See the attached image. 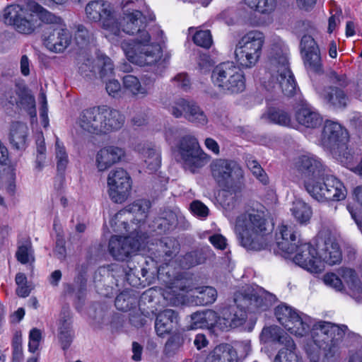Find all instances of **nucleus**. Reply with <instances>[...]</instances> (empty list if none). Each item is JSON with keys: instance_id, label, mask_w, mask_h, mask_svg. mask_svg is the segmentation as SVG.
Returning <instances> with one entry per match:
<instances>
[{"instance_id": "obj_1", "label": "nucleus", "mask_w": 362, "mask_h": 362, "mask_svg": "<svg viewBox=\"0 0 362 362\" xmlns=\"http://www.w3.org/2000/svg\"><path fill=\"white\" fill-rule=\"evenodd\" d=\"M123 16L117 18L119 34L121 30L130 35H136L132 41H123L121 47L127 59L140 66H155L154 71L160 74L166 67L165 59H162V49L158 43H150L151 36L146 28L155 20L144 0H123Z\"/></svg>"}, {"instance_id": "obj_2", "label": "nucleus", "mask_w": 362, "mask_h": 362, "mask_svg": "<svg viewBox=\"0 0 362 362\" xmlns=\"http://www.w3.org/2000/svg\"><path fill=\"white\" fill-rule=\"evenodd\" d=\"M276 296L259 286H245L234 294L235 305L221 309L219 329L228 330L244 324L247 310L264 311L275 302Z\"/></svg>"}, {"instance_id": "obj_3", "label": "nucleus", "mask_w": 362, "mask_h": 362, "mask_svg": "<svg viewBox=\"0 0 362 362\" xmlns=\"http://www.w3.org/2000/svg\"><path fill=\"white\" fill-rule=\"evenodd\" d=\"M291 322L293 328L287 329L291 334L303 337L310 332L314 343L325 350L326 357H332L339 351L343 339L349 331L346 325L325 321L314 324L311 329L312 319L300 312L293 317Z\"/></svg>"}, {"instance_id": "obj_4", "label": "nucleus", "mask_w": 362, "mask_h": 362, "mask_svg": "<svg viewBox=\"0 0 362 362\" xmlns=\"http://www.w3.org/2000/svg\"><path fill=\"white\" fill-rule=\"evenodd\" d=\"M288 49L281 43L272 45L269 54L268 71L262 78L265 89L274 93L281 92L292 97L296 92V83L289 69Z\"/></svg>"}, {"instance_id": "obj_5", "label": "nucleus", "mask_w": 362, "mask_h": 362, "mask_svg": "<svg viewBox=\"0 0 362 362\" xmlns=\"http://www.w3.org/2000/svg\"><path fill=\"white\" fill-rule=\"evenodd\" d=\"M267 221L264 213L254 209L236 217L234 231L240 244L247 250H261L263 236L267 233Z\"/></svg>"}, {"instance_id": "obj_6", "label": "nucleus", "mask_w": 362, "mask_h": 362, "mask_svg": "<svg viewBox=\"0 0 362 362\" xmlns=\"http://www.w3.org/2000/svg\"><path fill=\"white\" fill-rule=\"evenodd\" d=\"M124 121L125 117L119 111L101 105L83 110L78 116L77 123L83 130L100 135L120 129Z\"/></svg>"}, {"instance_id": "obj_7", "label": "nucleus", "mask_w": 362, "mask_h": 362, "mask_svg": "<svg viewBox=\"0 0 362 362\" xmlns=\"http://www.w3.org/2000/svg\"><path fill=\"white\" fill-rule=\"evenodd\" d=\"M211 78L214 85L224 94H238L245 89L244 73L233 62H226L217 65L213 69Z\"/></svg>"}, {"instance_id": "obj_8", "label": "nucleus", "mask_w": 362, "mask_h": 362, "mask_svg": "<svg viewBox=\"0 0 362 362\" xmlns=\"http://www.w3.org/2000/svg\"><path fill=\"white\" fill-rule=\"evenodd\" d=\"M264 35L258 30L246 33L239 40L235 49V58L243 68L250 69L255 66L262 54Z\"/></svg>"}, {"instance_id": "obj_9", "label": "nucleus", "mask_w": 362, "mask_h": 362, "mask_svg": "<svg viewBox=\"0 0 362 362\" xmlns=\"http://www.w3.org/2000/svg\"><path fill=\"white\" fill-rule=\"evenodd\" d=\"M177 152L185 168L195 173L206 165L210 156L201 148L198 139L192 135L182 136L177 144Z\"/></svg>"}, {"instance_id": "obj_10", "label": "nucleus", "mask_w": 362, "mask_h": 362, "mask_svg": "<svg viewBox=\"0 0 362 362\" xmlns=\"http://www.w3.org/2000/svg\"><path fill=\"white\" fill-rule=\"evenodd\" d=\"M0 104L4 106L16 105L25 110L32 118L37 116L35 100L25 86L14 85V87L0 84Z\"/></svg>"}, {"instance_id": "obj_11", "label": "nucleus", "mask_w": 362, "mask_h": 362, "mask_svg": "<svg viewBox=\"0 0 362 362\" xmlns=\"http://www.w3.org/2000/svg\"><path fill=\"white\" fill-rule=\"evenodd\" d=\"M261 339L264 342H278L282 345L272 362H302L293 339L287 334H281L278 327L264 328L261 333Z\"/></svg>"}, {"instance_id": "obj_12", "label": "nucleus", "mask_w": 362, "mask_h": 362, "mask_svg": "<svg viewBox=\"0 0 362 362\" xmlns=\"http://www.w3.org/2000/svg\"><path fill=\"white\" fill-rule=\"evenodd\" d=\"M131 236L113 235L109 241L108 249L110 255L118 261H124L137 252L148 238L147 233L141 232L140 226L134 229Z\"/></svg>"}, {"instance_id": "obj_13", "label": "nucleus", "mask_w": 362, "mask_h": 362, "mask_svg": "<svg viewBox=\"0 0 362 362\" xmlns=\"http://www.w3.org/2000/svg\"><path fill=\"white\" fill-rule=\"evenodd\" d=\"M87 18L94 22L101 21L103 28L108 32V37L114 40L119 36V28L117 18L112 6L103 1H92L86 6Z\"/></svg>"}, {"instance_id": "obj_14", "label": "nucleus", "mask_w": 362, "mask_h": 362, "mask_svg": "<svg viewBox=\"0 0 362 362\" xmlns=\"http://www.w3.org/2000/svg\"><path fill=\"white\" fill-rule=\"evenodd\" d=\"M30 7V5L28 6ZM4 21L21 33L29 35L40 28V21L30 9L18 4L8 6L4 11Z\"/></svg>"}, {"instance_id": "obj_15", "label": "nucleus", "mask_w": 362, "mask_h": 362, "mask_svg": "<svg viewBox=\"0 0 362 362\" xmlns=\"http://www.w3.org/2000/svg\"><path fill=\"white\" fill-rule=\"evenodd\" d=\"M348 141L349 134L346 129L337 122H325L322 134V143L333 155L345 157Z\"/></svg>"}, {"instance_id": "obj_16", "label": "nucleus", "mask_w": 362, "mask_h": 362, "mask_svg": "<svg viewBox=\"0 0 362 362\" xmlns=\"http://www.w3.org/2000/svg\"><path fill=\"white\" fill-rule=\"evenodd\" d=\"M294 172L303 181L304 186L325 173L326 166L322 160L313 154H305L295 158L293 163Z\"/></svg>"}, {"instance_id": "obj_17", "label": "nucleus", "mask_w": 362, "mask_h": 362, "mask_svg": "<svg viewBox=\"0 0 362 362\" xmlns=\"http://www.w3.org/2000/svg\"><path fill=\"white\" fill-rule=\"evenodd\" d=\"M209 167L212 177L221 187H229L235 179L243 177L242 168L232 160L216 158Z\"/></svg>"}, {"instance_id": "obj_18", "label": "nucleus", "mask_w": 362, "mask_h": 362, "mask_svg": "<svg viewBox=\"0 0 362 362\" xmlns=\"http://www.w3.org/2000/svg\"><path fill=\"white\" fill-rule=\"evenodd\" d=\"M107 185L110 197L115 203L124 202L129 197L132 189L130 176L126 170L120 168L110 172Z\"/></svg>"}, {"instance_id": "obj_19", "label": "nucleus", "mask_w": 362, "mask_h": 362, "mask_svg": "<svg viewBox=\"0 0 362 362\" xmlns=\"http://www.w3.org/2000/svg\"><path fill=\"white\" fill-rule=\"evenodd\" d=\"M293 262L310 273L319 274L323 271V263L318 258V252L310 243H301L296 245Z\"/></svg>"}, {"instance_id": "obj_20", "label": "nucleus", "mask_w": 362, "mask_h": 362, "mask_svg": "<svg viewBox=\"0 0 362 362\" xmlns=\"http://www.w3.org/2000/svg\"><path fill=\"white\" fill-rule=\"evenodd\" d=\"M151 260L156 264H160L158 269L162 265H167L179 252L180 245L173 238L165 237L156 242L154 249H152Z\"/></svg>"}, {"instance_id": "obj_21", "label": "nucleus", "mask_w": 362, "mask_h": 362, "mask_svg": "<svg viewBox=\"0 0 362 362\" xmlns=\"http://www.w3.org/2000/svg\"><path fill=\"white\" fill-rule=\"evenodd\" d=\"M296 227L294 225L282 224L279 227V233H276L277 246L286 255H292L295 251L296 245L300 240Z\"/></svg>"}, {"instance_id": "obj_22", "label": "nucleus", "mask_w": 362, "mask_h": 362, "mask_svg": "<svg viewBox=\"0 0 362 362\" xmlns=\"http://www.w3.org/2000/svg\"><path fill=\"white\" fill-rule=\"evenodd\" d=\"M324 185L325 190L321 192L320 189L314 192L313 194L320 199H327L329 201H340L346 198V189L344 184L336 177L325 174L324 177Z\"/></svg>"}, {"instance_id": "obj_23", "label": "nucleus", "mask_w": 362, "mask_h": 362, "mask_svg": "<svg viewBox=\"0 0 362 362\" xmlns=\"http://www.w3.org/2000/svg\"><path fill=\"white\" fill-rule=\"evenodd\" d=\"M43 41L49 51L61 53L71 44V35L66 29L54 28L45 35Z\"/></svg>"}, {"instance_id": "obj_24", "label": "nucleus", "mask_w": 362, "mask_h": 362, "mask_svg": "<svg viewBox=\"0 0 362 362\" xmlns=\"http://www.w3.org/2000/svg\"><path fill=\"white\" fill-rule=\"evenodd\" d=\"M295 117L298 124L306 128L315 129L322 123V117L320 113L304 100L300 101L297 107Z\"/></svg>"}, {"instance_id": "obj_25", "label": "nucleus", "mask_w": 362, "mask_h": 362, "mask_svg": "<svg viewBox=\"0 0 362 362\" xmlns=\"http://www.w3.org/2000/svg\"><path fill=\"white\" fill-rule=\"evenodd\" d=\"M123 148L108 146L101 148L96 154L95 163L99 171H105L124 156Z\"/></svg>"}, {"instance_id": "obj_26", "label": "nucleus", "mask_w": 362, "mask_h": 362, "mask_svg": "<svg viewBox=\"0 0 362 362\" xmlns=\"http://www.w3.org/2000/svg\"><path fill=\"white\" fill-rule=\"evenodd\" d=\"M179 323L178 313L172 309H165L158 313L155 320V330L159 337L170 333Z\"/></svg>"}, {"instance_id": "obj_27", "label": "nucleus", "mask_w": 362, "mask_h": 362, "mask_svg": "<svg viewBox=\"0 0 362 362\" xmlns=\"http://www.w3.org/2000/svg\"><path fill=\"white\" fill-rule=\"evenodd\" d=\"M183 218L182 216L171 210H165L152 221L150 227L153 231L158 234L168 233L175 229L179 221Z\"/></svg>"}, {"instance_id": "obj_28", "label": "nucleus", "mask_w": 362, "mask_h": 362, "mask_svg": "<svg viewBox=\"0 0 362 362\" xmlns=\"http://www.w3.org/2000/svg\"><path fill=\"white\" fill-rule=\"evenodd\" d=\"M321 98L330 107L345 108L349 102V96L344 90L333 86L325 87L320 93Z\"/></svg>"}, {"instance_id": "obj_29", "label": "nucleus", "mask_w": 362, "mask_h": 362, "mask_svg": "<svg viewBox=\"0 0 362 362\" xmlns=\"http://www.w3.org/2000/svg\"><path fill=\"white\" fill-rule=\"evenodd\" d=\"M204 362H238L237 351L229 344H220L208 354Z\"/></svg>"}, {"instance_id": "obj_30", "label": "nucleus", "mask_w": 362, "mask_h": 362, "mask_svg": "<svg viewBox=\"0 0 362 362\" xmlns=\"http://www.w3.org/2000/svg\"><path fill=\"white\" fill-rule=\"evenodd\" d=\"M28 127L21 122H13L9 134V141L12 147L16 150L23 151L27 146Z\"/></svg>"}, {"instance_id": "obj_31", "label": "nucleus", "mask_w": 362, "mask_h": 362, "mask_svg": "<svg viewBox=\"0 0 362 362\" xmlns=\"http://www.w3.org/2000/svg\"><path fill=\"white\" fill-rule=\"evenodd\" d=\"M318 258L322 261L323 269L325 264L334 265L341 261L342 255L338 243L327 240L325 242L324 246L318 252Z\"/></svg>"}, {"instance_id": "obj_32", "label": "nucleus", "mask_w": 362, "mask_h": 362, "mask_svg": "<svg viewBox=\"0 0 362 362\" xmlns=\"http://www.w3.org/2000/svg\"><path fill=\"white\" fill-rule=\"evenodd\" d=\"M185 119L197 126H205L208 124V117L202 108L194 101L189 100L185 114Z\"/></svg>"}, {"instance_id": "obj_33", "label": "nucleus", "mask_w": 362, "mask_h": 362, "mask_svg": "<svg viewBox=\"0 0 362 362\" xmlns=\"http://www.w3.org/2000/svg\"><path fill=\"white\" fill-rule=\"evenodd\" d=\"M88 315L93 320V325L98 328L110 322L111 313L105 305L93 304L88 310Z\"/></svg>"}, {"instance_id": "obj_34", "label": "nucleus", "mask_w": 362, "mask_h": 362, "mask_svg": "<svg viewBox=\"0 0 362 362\" xmlns=\"http://www.w3.org/2000/svg\"><path fill=\"white\" fill-rule=\"evenodd\" d=\"M341 274L352 292V296L357 300L362 298V285L356 272L349 268L341 269Z\"/></svg>"}, {"instance_id": "obj_35", "label": "nucleus", "mask_w": 362, "mask_h": 362, "mask_svg": "<svg viewBox=\"0 0 362 362\" xmlns=\"http://www.w3.org/2000/svg\"><path fill=\"white\" fill-rule=\"evenodd\" d=\"M30 9L35 13V17L40 21V27L42 23L46 24H60L62 18L50 11H47L36 2L30 4Z\"/></svg>"}, {"instance_id": "obj_36", "label": "nucleus", "mask_w": 362, "mask_h": 362, "mask_svg": "<svg viewBox=\"0 0 362 362\" xmlns=\"http://www.w3.org/2000/svg\"><path fill=\"white\" fill-rule=\"evenodd\" d=\"M298 313V310L286 304H281L275 308L276 317L286 329H292L293 328L291 321Z\"/></svg>"}, {"instance_id": "obj_37", "label": "nucleus", "mask_w": 362, "mask_h": 362, "mask_svg": "<svg viewBox=\"0 0 362 362\" xmlns=\"http://www.w3.org/2000/svg\"><path fill=\"white\" fill-rule=\"evenodd\" d=\"M207 250H197L186 253L180 260V266L185 269L204 264L206 260Z\"/></svg>"}, {"instance_id": "obj_38", "label": "nucleus", "mask_w": 362, "mask_h": 362, "mask_svg": "<svg viewBox=\"0 0 362 362\" xmlns=\"http://www.w3.org/2000/svg\"><path fill=\"white\" fill-rule=\"evenodd\" d=\"M195 303L199 305H206L213 303L217 297L215 288L211 286L195 288L193 291Z\"/></svg>"}, {"instance_id": "obj_39", "label": "nucleus", "mask_w": 362, "mask_h": 362, "mask_svg": "<svg viewBox=\"0 0 362 362\" xmlns=\"http://www.w3.org/2000/svg\"><path fill=\"white\" fill-rule=\"evenodd\" d=\"M291 211L294 218L300 224H306L312 215L311 208L300 199L293 202Z\"/></svg>"}, {"instance_id": "obj_40", "label": "nucleus", "mask_w": 362, "mask_h": 362, "mask_svg": "<svg viewBox=\"0 0 362 362\" xmlns=\"http://www.w3.org/2000/svg\"><path fill=\"white\" fill-rule=\"evenodd\" d=\"M189 101L185 98H179L173 100H165L163 104L168 112L175 118H185Z\"/></svg>"}, {"instance_id": "obj_41", "label": "nucleus", "mask_w": 362, "mask_h": 362, "mask_svg": "<svg viewBox=\"0 0 362 362\" xmlns=\"http://www.w3.org/2000/svg\"><path fill=\"white\" fill-rule=\"evenodd\" d=\"M268 119L276 124L284 127H290L291 117L290 114L283 108L272 107L267 112Z\"/></svg>"}, {"instance_id": "obj_42", "label": "nucleus", "mask_w": 362, "mask_h": 362, "mask_svg": "<svg viewBox=\"0 0 362 362\" xmlns=\"http://www.w3.org/2000/svg\"><path fill=\"white\" fill-rule=\"evenodd\" d=\"M144 162L150 171H156L161 165L160 151L156 147H144L142 151Z\"/></svg>"}, {"instance_id": "obj_43", "label": "nucleus", "mask_w": 362, "mask_h": 362, "mask_svg": "<svg viewBox=\"0 0 362 362\" xmlns=\"http://www.w3.org/2000/svg\"><path fill=\"white\" fill-rule=\"evenodd\" d=\"M150 202L145 199H140L134 202L133 204L127 206V209L124 211H120L117 214V216L122 215V213L128 211L129 214H135L136 221L139 223L143 221L146 217V214L150 208Z\"/></svg>"}, {"instance_id": "obj_44", "label": "nucleus", "mask_w": 362, "mask_h": 362, "mask_svg": "<svg viewBox=\"0 0 362 362\" xmlns=\"http://www.w3.org/2000/svg\"><path fill=\"white\" fill-rule=\"evenodd\" d=\"M305 67L317 74L323 73V66L320 49L318 51H308L303 54Z\"/></svg>"}, {"instance_id": "obj_45", "label": "nucleus", "mask_w": 362, "mask_h": 362, "mask_svg": "<svg viewBox=\"0 0 362 362\" xmlns=\"http://www.w3.org/2000/svg\"><path fill=\"white\" fill-rule=\"evenodd\" d=\"M123 86L133 95H140L141 97H146L147 90L146 88H142L139 78L133 75H126L123 77Z\"/></svg>"}, {"instance_id": "obj_46", "label": "nucleus", "mask_w": 362, "mask_h": 362, "mask_svg": "<svg viewBox=\"0 0 362 362\" xmlns=\"http://www.w3.org/2000/svg\"><path fill=\"white\" fill-rule=\"evenodd\" d=\"M55 159L58 173L64 174L69 163V158L63 143L58 138L55 142Z\"/></svg>"}, {"instance_id": "obj_47", "label": "nucleus", "mask_w": 362, "mask_h": 362, "mask_svg": "<svg viewBox=\"0 0 362 362\" xmlns=\"http://www.w3.org/2000/svg\"><path fill=\"white\" fill-rule=\"evenodd\" d=\"M245 162L248 169L259 182L263 185H267L269 182L267 173L257 160L252 156H248L246 157Z\"/></svg>"}, {"instance_id": "obj_48", "label": "nucleus", "mask_w": 362, "mask_h": 362, "mask_svg": "<svg viewBox=\"0 0 362 362\" xmlns=\"http://www.w3.org/2000/svg\"><path fill=\"white\" fill-rule=\"evenodd\" d=\"M74 289L76 290L78 298L79 300L83 298L87 288L86 269L83 268V266L81 267V271L74 278Z\"/></svg>"}, {"instance_id": "obj_49", "label": "nucleus", "mask_w": 362, "mask_h": 362, "mask_svg": "<svg viewBox=\"0 0 362 362\" xmlns=\"http://www.w3.org/2000/svg\"><path fill=\"white\" fill-rule=\"evenodd\" d=\"M92 39L93 34L83 25L79 24L76 26L75 40L79 47H86Z\"/></svg>"}, {"instance_id": "obj_50", "label": "nucleus", "mask_w": 362, "mask_h": 362, "mask_svg": "<svg viewBox=\"0 0 362 362\" xmlns=\"http://www.w3.org/2000/svg\"><path fill=\"white\" fill-rule=\"evenodd\" d=\"M98 66L100 67V76L104 79L112 75L114 64L112 59L103 54L98 57Z\"/></svg>"}, {"instance_id": "obj_51", "label": "nucleus", "mask_w": 362, "mask_h": 362, "mask_svg": "<svg viewBox=\"0 0 362 362\" xmlns=\"http://www.w3.org/2000/svg\"><path fill=\"white\" fill-rule=\"evenodd\" d=\"M325 177V173L323 176H322L320 179H315L310 182H308L306 185H305V189L308 192V193L315 200L321 202H327V199H320L317 197L315 194H313V192L316 193L315 189L319 191L320 189L321 192L325 190V185H324V177Z\"/></svg>"}, {"instance_id": "obj_52", "label": "nucleus", "mask_w": 362, "mask_h": 362, "mask_svg": "<svg viewBox=\"0 0 362 362\" xmlns=\"http://www.w3.org/2000/svg\"><path fill=\"white\" fill-rule=\"evenodd\" d=\"M194 42L202 47L209 48L213 42L212 36L210 30H199L197 31L193 36Z\"/></svg>"}, {"instance_id": "obj_53", "label": "nucleus", "mask_w": 362, "mask_h": 362, "mask_svg": "<svg viewBox=\"0 0 362 362\" xmlns=\"http://www.w3.org/2000/svg\"><path fill=\"white\" fill-rule=\"evenodd\" d=\"M77 66L78 72L84 77L90 76V74L94 72L93 60L85 56H79L77 58Z\"/></svg>"}, {"instance_id": "obj_54", "label": "nucleus", "mask_w": 362, "mask_h": 362, "mask_svg": "<svg viewBox=\"0 0 362 362\" xmlns=\"http://www.w3.org/2000/svg\"><path fill=\"white\" fill-rule=\"evenodd\" d=\"M327 77L329 83L332 84V86H337L343 90L350 83V81L348 79L346 74H338L334 71L329 72Z\"/></svg>"}, {"instance_id": "obj_55", "label": "nucleus", "mask_w": 362, "mask_h": 362, "mask_svg": "<svg viewBox=\"0 0 362 362\" xmlns=\"http://www.w3.org/2000/svg\"><path fill=\"white\" fill-rule=\"evenodd\" d=\"M183 339L179 335L170 337L165 344L164 351L167 355L174 354L182 345Z\"/></svg>"}, {"instance_id": "obj_56", "label": "nucleus", "mask_w": 362, "mask_h": 362, "mask_svg": "<svg viewBox=\"0 0 362 362\" xmlns=\"http://www.w3.org/2000/svg\"><path fill=\"white\" fill-rule=\"evenodd\" d=\"M171 284V288L174 293H176L177 291L187 293L193 291L191 279L183 277L177 278L175 279Z\"/></svg>"}, {"instance_id": "obj_57", "label": "nucleus", "mask_w": 362, "mask_h": 362, "mask_svg": "<svg viewBox=\"0 0 362 362\" xmlns=\"http://www.w3.org/2000/svg\"><path fill=\"white\" fill-rule=\"evenodd\" d=\"M203 318L205 327H217L219 329L221 313L218 314L213 310H206L203 312Z\"/></svg>"}, {"instance_id": "obj_58", "label": "nucleus", "mask_w": 362, "mask_h": 362, "mask_svg": "<svg viewBox=\"0 0 362 362\" xmlns=\"http://www.w3.org/2000/svg\"><path fill=\"white\" fill-rule=\"evenodd\" d=\"M71 317L69 310H64L60 315L58 323V333L71 332Z\"/></svg>"}, {"instance_id": "obj_59", "label": "nucleus", "mask_w": 362, "mask_h": 362, "mask_svg": "<svg viewBox=\"0 0 362 362\" xmlns=\"http://www.w3.org/2000/svg\"><path fill=\"white\" fill-rule=\"evenodd\" d=\"M323 281L325 285L335 289L337 291H341L344 285L341 280L334 273H327L323 276Z\"/></svg>"}, {"instance_id": "obj_60", "label": "nucleus", "mask_w": 362, "mask_h": 362, "mask_svg": "<svg viewBox=\"0 0 362 362\" xmlns=\"http://www.w3.org/2000/svg\"><path fill=\"white\" fill-rule=\"evenodd\" d=\"M300 46L301 52L303 54L308 51H318L320 49L313 37L308 35L303 36Z\"/></svg>"}, {"instance_id": "obj_61", "label": "nucleus", "mask_w": 362, "mask_h": 362, "mask_svg": "<svg viewBox=\"0 0 362 362\" xmlns=\"http://www.w3.org/2000/svg\"><path fill=\"white\" fill-rule=\"evenodd\" d=\"M130 297L127 293H119L115 298V305L117 310L127 311L131 308Z\"/></svg>"}, {"instance_id": "obj_62", "label": "nucleus", "mask_w": 362, "mask_h": 362, "mask_svg": "<svg viewBox=\"0 0 362 362\" xmlns=\"http://www.w3.org/2000/svg\"><path fill=\"white\" fill-rule=\"evenodd\" d=\"M331 16L328 20V33H332L335 29L337 25L340 23L341 18L342 17V11L340 8H335L332 9Z\"/></svg>"}, {"instance_id": "obj_63", "label": "nucleus", "mask_w": 362, "mask_h": 362, "mask_svg": "<svg viewBox=\"0 0 362 362\" xmlns=\"http://www.w3.org/2000/svg\"><path fill=\"white\" fill-rule=\"evenodd\" d=\"M31 246L29 244L22 245L18 247L16 257L18 262L25 264L29 262Z\"/></svg>"}, {"instance_id": "obj_64", "label": "nucleus", "mask_w": 362, "mask_h": 362, "mask_svg": "<svg viewBox=\"0 0 362 362\" xmlns=\"http://www.w3.org/2000/svg\"><path fill=\"white\" fill-rule=\"evenodd\" d=\"M192 212L200 217L205 218L209 214L208 207L199 200L193 201L190 204Z\"/></svg>"}]
</instances>
